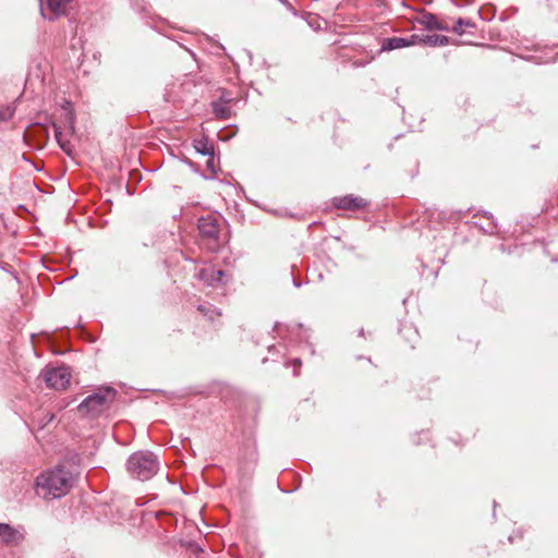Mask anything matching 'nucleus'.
<instances>
[{
    "label": "nucleus",
    "instance_id": "29",
    "mask_svg": "<svg viewBox=\"0 0 558 558\" xmlns=\"http://www.w3.org/2000/svg\"><path fill=\"white\" fill-rule=\"evenodd\" d=\"M359 336L360 337H365V330L363 328L360 329Z\"/></svg>",
    "mask_w": 558,
    "mask_h": 558
},
{
    "label": "nucleus",
    "instance_id": "8",
    "mask_svg": "<svg viewBox=\"0 0 558 558\" xmlns=\"http://www.w3.org/2000/svg\"><path fill=\"white\" fill-rule=\"evenodd\" d=\"M197 278L209 287H217L223 284L227 281V272L222 269H216L214 267L202 268L197 272Z\"/></svg>",
    "mask_w": 558,
    "mask_h": 558
},
{
    "label": "nucleus",
    "instance_id": "28",
    "mask_svg": "<svg viewBox=\"0 0 558 558\" xmlns=\"http://www.w3.org/2000/svg\"><path fill=\"white\" fill-rule=\"evenodd\" d=\"M293 366L296 367V366H301V360L300 359H294L293 360Z\"/></svg>",
    "mask_w": 558,
    "mask_h": 558
},
{
    "label": "nucleus",
    "instance_id": "27",
    "mask_svg": "<svg viewBox=\"0 0 558 558\" xmlns=\"http://www.w3.org/2000/svg\"><path fill=\"white\" fill-rule=\"evenodd\" d=\"M218 101H222L223 104H229L231 101V98L227 97L226 95H222Z\"/></svg>",
    "mask_w": 558,
    "mask_h": 558
},
{
    "label": "nucleus",
    "instance_id": "20",
    "mask_svg": "<svg viewBox=\"0 0 558 558\" xmlns=\"http://www.w3.org/2000/svg\"><path fill=\"white\" fill-rule=\"evenodd\" d=\"M424 36L425 35L413 34L409 38H405V41L408 43V47L414 46V45L424 46Z\"/></svg>",
    "mask_w": 558,
    "mask_h": 558
},
{
    "label": "nucleus",
    "instance_id": "18",
    "mask_svg": "<svg viewBox=\"0 0 558 558\" xmlns=\"http://www.w3.org/2000/svg\"><path fill=\"white\" fill-rule=\"evenodd\" d=\"M53 130H54V137H56L59 146L62 148V150L68 151L69 142H66L63 138V133H62L60 126L57 124H53Z\"/></svg>",
    "mask_w": 558,
    "mask_h": 558
},
{
    "label": "nucleus",
    "instance_id": "31",
    "mask_svg": "<svg viewBox=\"0 0 558 558\" xmlns=\"http://www.w3.org/2000/svg\"><path fill=\"white\" fill-rule=\"evenodd\" d=\"M509 542H510V543H512V542H513L512 536H509Z\"/></svg>",
    "mask_w": 558,
    "mask_h": 558
},
{
    "label": "nucleus",
    "instance_id": "11",
    "mask_svg": "<svg viewBox=\"0 0 558 558\" xmlns=\"http://www.w3.org/2000/svg\"><path fill=\"white\" fill-rule=\"evenodd\" d=\"M408 47V43L403 37H389L384 38L381 41V51H391L400 48Z\"/></svg>",
    "mask_w": 558,
    "mask_h": 558
},
{
    "label": "nucleus",
    "instance_id": "13",
    "mask_svg": "<svg viewBox=\"0 0 558 558\" xmlns=\"http://www.w3.org/2000/svg\"><path fill=\"white\" fill-rule=\"evenodd\" d=\"M450 39L445 35H425L424 46L427 47H444L449 45Z\"/></svg>",
    "mask_w": 558,
    "mask_h": 558
},
{
    "label": "nucleus",
    "instance_id": "3",
    "mask_svg": "<svg viewBox=\"0 0 558 558\" xmlns=\"http://www.w3.org/2000/svg\"><path fill=\"white\" fill-rule=\"evenodd\" d=\"M126 470L132 477L147 481L159 470L158 457L150 451H137L129 457Z\"/></svg>",
    "mask_w": 558,
    "mask_h": 558
},
{
    "label": "nucleus",
    "instance_id": "24",
    "mask_svg": "<svg viewBox=\"0 0 558 558\" xmlns=\"http://www.w3.org/2000/svg\"><path fill=\"white\" fill-rule=\"evenodd\" d=\"M13 116V111L7 110L4 112H0V119L1 120H8Z\"/></svg>",
    "mask_w": 558,
    "mask_h": 558
},
{
    "label": "nucleus",
    "instance_id": "15",
    "mask_svg": "<svg viewBox=\"0 0 558 558\" xmlns=\"http://www.w3.org/2000/svg\"><path fill=\"white\" fill-rule=\"evenodd\" d=\"M198 311L206 317H208L209 320L214 322L216 317L221 316V312L214 305L209 303H204L198 305Z\"/></svg>",
    "mask_w": 558,
    "mask_h": 558
},
{
    "label": "nucleus",
    "instance_id": "23",
    "mask_svg": "<svg viewBox=\"0 0 558 558\" xmlns=\"http://www.w3.org/2000/svg\"><path fill=\"white\" fill-rule=\"evenodd\" d=\"M280 3H282L290 12H292L294 15H296V11L293 8V5L289 2V0H278Z\"/></svg>",
    "mask_w": 558,
    "mask_h": 558
},
{
    "label": "nucleus",
    "instance_id": "14",
    "mask_svg": "<svg viewBox=\"0 0 558 558\" xmlns=\"http://www.w3.org/2000/svg\"><path fill=\"white\" fill-rule=\"evenodd\" d=\"M228 104H223L222 101H213V112L219 119H229L231 117V109L227 106Z\"/></svg>",
    "mask_w": 558,
    "mask_h": 558
},
{
    "label": "nucleus",
    "instance_id": "6",
    "mask_svg": "<svg viewBox=\"0 0 558 558\" xmlns=\"http://www.w3.org/2000/svg\"><path fill=\"white\" fill-rule=\"evenodd\" d=\"M25 538L23 526L14 527L8 523H0V541L9 547L19 546Z\"/></svg>",
    "mask_w": 558,
    "mask_h": 558
},
{
    "label": "nucleus",
    "instance_id": "17",
    "mask_svg": "<svg viewBox=\"0 0 558 558\" xmlns=\"http://www.w3.org/2000/svg\"><path fill=\"white\" fill-rule=\"evenodd\" d=\"M40 413H35L33 415V422L34 423H37L38 427L39 428H45L49 423H51L54 418V414L53 413H50L48 412L47 414H45L44 417H39Z\"/></svg>",
    "mask_w": 558,
    "mask_h": 558
},
{
    "label": "nucleus",
    "instance_id": "16",
    "mask_svg": "<svg viewBox=\"0 0 558 558\" xmlns=\"http://www.w3.org/2000/svg\"><path fill=\"white\" fill-rule=\"evenodd\" d=\"M463 27H475V24L470 19L459 17L456 24L451 27V32L458 35H463Z\"/></svg>",
    "mask_w": 558,
    "mask_h": 558
},
{
    "label": "nucleus",
    "instance_id": "26",
    "mask_svg": "<svg viewBox=\"0 0 558 558\" xmlns=\"http://www.w3.org/2000/svg\"><path fill=\"white\" fill-rule=\"evenodd\" d=\"M557 59H558V51H557V52H555V56H553V57H550V58H548V59L544 60L543 62L548 63V62H550V61H556Z\"/></svg>",
    "mask_w": 558,
    "mask_h": 558
},
{
    "label": "nucleus",
    "instance_id": "22",
    "mask_svg": "<svg viewBox=\"0 0 558 558\" xmlns=\"http://www.w3.org/2000/svg\"><path fill=\"white\" fill-rule=\"evenodd\" d=\"M65 120L69 123L70 129L73 130L74 114H73V112L71 110L66 111Z\"/></svg>",
    "mask_w": 558,
    "mask_h": 558
},
{
    "label": "nucleus",
    "instance_id": "10",
    "mask_svg": "<svg viewBox=\"0 0 558 558\" xmlns=\"http://www.w3.org/2000/svg\"><path fill=\"white\" fill-rule=\"evenodd\" d=\"M194 148L201 155L209 156V159L207 161V167L213 168V165H214V147H213V145L209 144L207 140L202 138V140L194 141Z\"/></svg>",
    "mask_w": 558,
    "mask_h": 558
},
{
    "label": "nucleus",
    "instance_id": "9",
    "mask_svg": "<svg viewBox=\"0 0 558 558\" xmlns=\"http://www.w3.org/2000/svg\"><path fill=\"white\" fill-rule=\"evenodd\" d=\"M332 204L338 209L343 210H356L367 206V202L364 198L354 195L335 197Z\"/></svg>",
    "mask_w": 558,
    "mask_h": 558
},
{
    "label": "nucleus",
    "instance_id": "21",
    "mask_svg": "<svg viewBox=\"0 0 558 558\" xmlns=\"http://www.w3.org/2000/svg\"><path fill=\"white\" fill-rule=\"evenodd\" d=\"M437 26L438 27H436L435 31H444V32L451 31V27L448 25V23H446L441 20L438 21Z\"/></svg>",
    "mask_w": 558,
    "mask_h": 558
},
{
    "label": "nucleus",
    "instance_id": "2",
    "mask_svg": "<svg viewBox=\"0 0 558 558\" xmlns=\"http://www.w3.org/2000/svg\"><path fill=\"white\" fill-rule=\"evenodd\" d=\"M225 221L221 217L214 214H208L198 219V244L202 248L216 253L226 243V238L222 234Z\"/></svg>",
    "mask_w": 558,
    "mask_h": 558
},
{
    "label": "nucleus",
    "instance_id": "4",
    "mask_svg": "<svg viewBox=\"0 0 558 558\" xmlns=\"http://www.w3.org/2000/svg\"><path fill=\"white\" fill-rule=\"evenodd\" d=\"M116 390L107 387L86 397L78 405V411L92 417L99 416L108 409L109 404L114 400Z\"/></svg>",
    "mask_w": 558,
    "mask_h": 558
},
{
    "label": "nucleus",
    "instance_id": "5",
    "mask_svg": "<svg viewBox=\"0 0 558 558\" xmlns=\"http://www.w3.org/2000/svg\"><path fill=\"white\" fill-rule=\"evenodd\" d=\"M40 377L49 388L60 390L65 389L71 380V372L66 366L46 367Z\"/></svg>",
    "mask_w": 558,
    "mask_h": 558
},
{
    "label": "nucleus",
    "instance_id": "25",
    "mask_svg": "<svg viewBox=\"0 0 558 558\" xmlns=\"http://www.w3.org/2000/svg\"><path fill=\"white\" fill-rule=\"evenodd\" d=\"M38 129L40 131V136L43 137V141H47L49 137L47 129L43 126H39Z\"/></svg>",
    "mask_w": 558,
    "mask_h": 558
},
{
    "label": "nucleus",
    "instance_id": "12",
    "mask_svg": "<svg viewBox=\"0 0 558 558\" xmlns=\"http://www.w3.org/2000/svg\"><path fill=\"white\" fill-rule=\"evenodd\" d=\"M417 23L420 25H422L425 29L427 31H435L437 26V23L439 21V19L437 17V15L433 14V13H429V12H423L418 17H417Z\"/></svg>",
    "mask_w": 558,
    "mask_h": 558
},
{
    "label": "nucleus",
    "instance_id": "1",
    "mask_svg": "<svg viewBox=\"0 0 558 558\" xmlns=\"http://www.w3.org/2000/svg\"><path fill=\"white\" fill-rule=\"evenodd\" d=\"M74 483L73 474L65 468H56L36 478V494L44 499H57L66 495Z\"/></svg>",
    "mask_w": 558,
    "mask_h": 558
},
{
    "label": "nucleus",
    "instance_id": "7",
    "mask_svg": "<svg viewBox=\"0 0 558 558\" xmlns=\"http://www.w3.org/2000/svg\"><path fill=\"white\" fill-rule=\"evenodd\" d=\"M40 13L45 19L54 20L64 14L69 0H39Z\"/></svg>",
    "mask_w": 558,
    "mask_h": 558
},
{
    "label": "nucleus",
    "instance_id": "19",
    "mask_svg": "<svg viewBox=\"0 0 558 558\" xmlns=\"http://www.w3.org/2000/svg\"><path fill=\"white\" fill-rule=\"evenodd\" d=\"M487 219H488L487 225H486V226H482V225H480V228H481L485 233H489V234H492V233H494V232L496 231V229H497V222H496V220L494 219L493 215H489V216L487 217Z\"/></svg>",
    "mask_w": 558,
    "mask_h": 558
},
{
    "label": "nucleus",
    "instance_id": "30",
    "mask_svg": "<svg viewBox=\"0 0 558 558\" xmlns=\"http://www.w3.org/2000/svg\"><path fill=\"white\" fill-rule=\"evenodd\" d=\"M293 284L296 288H299L301 286L300 281H298L296 279H293Z\"/></svg>",
    "mask_w": 558,
    "mask_h": 558
}]
</instances>
